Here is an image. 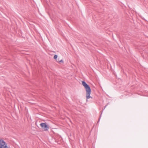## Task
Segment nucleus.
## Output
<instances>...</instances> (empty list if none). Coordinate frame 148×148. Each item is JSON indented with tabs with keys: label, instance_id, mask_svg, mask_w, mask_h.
<instances>
[{
	"label": "nucleus",
	"instance_id": "nucleus-2",
	"mask_svg": "<svg viewBox=\"0 0 148 148\" xmlns=\"http://www.w3.org/2000/svg\"><path fill=\"white\" fill-rule=\"evenodd\" d=\"M0 148H9V147L3 140L0 139Z\"/></svg>",
	"mask_w": 148,
	"mask_h": 148
},
{
	"label": "nucleus",
	"instance_id": "nucleus-4",
	"mask_svg": "<svg viewBox=\"0 0 148 148\" xmlns=\"http://www.w3.org/2000/svg\"><path fill=\"white\" fill-rule=\"evenodd\" d=\"M58 56L57 55H55L54 56V59H56L57 58Z\"/></svg>",
	"mask_w": 148,
	"mask_h": 148
},
{
	"label": "nucleus",
	"instance_id": "nucleus-5",
	"mask_svg": "<svg viewBox=\"0 0 148 148\" xmlns=\"http://www.w3.org/2000/svg\"><path fill=\"white\" fill-rule=\"evenodd\" d=\"M60 62H63V61H62V60H61L60 61Z\"/></svg>",
	"mask_w": 148,
	"mask_h": 148
},
{
	"label": "nucleus",
	"instance_id": "nucleus-3",
	"mask_svg": "<svg viewBox=\"0 0 148 148\" xmlns=\"http://www.w3.org/2000/svg\"><path fill=\"white\" fill-rule=\"evenodd\" d=\"M42 128L45 131H47L49 129V126L46 123H42L40 124Z\"/></svg>",
	"mask_w": 148,
	"mask_h": 148
},
{
	"label": "nucleus",
	"instance_id": "nucleus-1",
	"mask_svg": "<svg viewBox=\"0 0 148 148\" xmlns=\"http://www.w3.org/2000/svg\"><path fill=\"white\" fill-rule=\"evenodd\" d=\"M82 84L86 89V97L87 99H89L92 98L90 96L91 94V90L89 86L84 82H82Z\"/></svg>",
	"mask_w": 148,
	"mask_h": 148
}]
</instances>
